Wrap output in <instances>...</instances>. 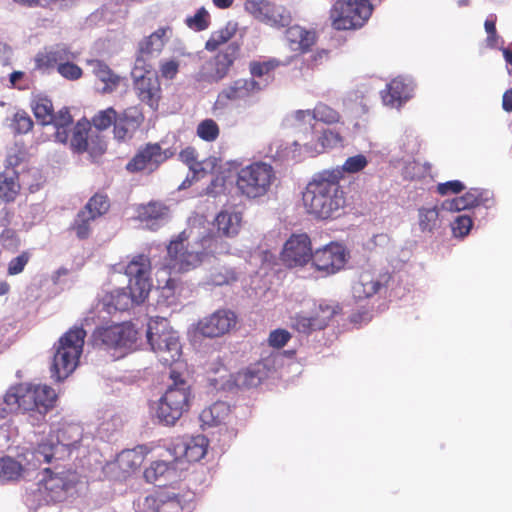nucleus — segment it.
<instances>
[{
	"label": "nucleus",
	"instance_id": "6e6d98bb",
	"mask_svg": "<svg viewBox=\"0 0 512 512\" xmlns=\"http://www.w3.org/2000/svg\"><path fill=\"white\" fill-rule=\"evenodd\" d=\"M11 126L15 133L26 134L33 129L34 123L26 111L20 110L14 114Z\"/></svg>",
	"mask_w": 512,
	"mask_h": 512
},
{
	"label": "nucleus",
	"instance_id": "4c0bfd02",
	"mask_svg": "<svg viewBox=\"0 0 512 512\" xmlns=\"http://www.w3.org/2000/svg\"><path fill=\"white\" fill-rule=\"evenodd\" d=\"M31 109L37 121L41 125H50L53 121L54 107L47 96L36 95L31 101Z\"/></svg>",
	"mask_w": 512,
	"mask_h": 512
},
{
	"label": "nucleus",
	"instance_id": "7c9ffc66",
	"mask_svg": "<svg viewBox=\"0 0 512 512\" xmlns=\"http://www.w3.org/2000/svg\"><path fill=\"white\" fill-rule=\"evenodd\" d=\"M238 25L229 21L220 29L213 31L205 42V49L209 52L217 51L222 45L228 43L237 33Z\"/></svg>",
	"mask_w": 512,
	"mask_h": 512
},
{
	"label": "nucleus",
	"instance_id": "680f3d73",
	"mask_svg": "<svg viewBox=\"0 0 512 512\" xmlns=\"http://www.w3.org/2000/svg\"><path fill=\"white\" fill-rule=\"evenodd\" d=\"M473 225V221L470 216L460 215L452 224V232L455 237H465L469 234Z\"/></svg>",
	"mask_w": 512,
	"mask_h": 512
},
{
	"label": "nucleus",
	"instance_id": "cd10ccee",
	"mask_svg": "<svg viewBox=\"0 0 512 512\" xmlns=\"http://www.w3.org/2000/svg\"><path fill=\"white\" fill-rule=\"evenodd\" d=\"M87 65L91 67L93 75L103 83L102 93L109 94L118 89L122 77L115 73L107 63L99 59H90L87 60Z\"/></svg>",
	"mask_w": 512,
	"mask_h": 512
},
{
	"label": "nucleus",
	"instance_id": "423d86ee",
	"mask_svg": "<svg viewBox=\"0 0 512 512\" xmlns=\"http://www.w3.org/2000/svg\"><path fill=\"white\" fill-rule=\"evenodd\" d=\"M173 384L168 387L160 398L157 407V417L167 425H173L188 411L190 404V387L176 371H171Z\"/></svg>",
	"mask_w": 512,
	"mask_h": 512
},
{
	"label": "nucleus",
	"instance_id": "49530a36",
	"mask_svg": "<svg viewBox=\"0 0 512 512\" xmlns=\"http://www.w3.org/2000/svg\"><path fill=\"white\" fill-rule=\"evenodd\" d=\"M144 461V456L136 449L122 451L116 459L119 468L126 473L138 469Z\"/></svg>",
	"mask_w": 512,
	"mask_h": 512
},
{
	"label": "nucleus",
	"instance_id": "2eb2a0df",
	"mask_svg": "<svg viewBox=\"0 0 512 512\" xmlns=\"http://www.w3.org/2000/svg\"><path fill=\"white\" fill-rule=\"evenodd\" d=\"M237 316L229 309H218L209 316L200 319L196 331L208 338L221 337L236 326Z\"/></svg>",
	"mask_w": 512,
	"mask_h": 512
},
{
	"label": "nucleus",
	"instance_id": "bb28decb",
	"mask_svg": "<svg viewBox=\"0 0 512 512\" xmlns=\"http://www.w3.org/2000/svg\"><path fill=\"white\" fill-rule=\"evenodd\" d=\"M488 194V191H484L478 188H471L463 196L445 201L443 203V207L446 210L458 212L479 205L487 206V202L490 200Z\"/></svg>",
	"mask_w": 512,
	"mask_h": 512
},
{
	"label": "nucleus",
	"instance_id": "f704fd0d",
	"mask_svg": "<svg viewBox=\"0 0 512 512\" xmlns=\"http://www.w3.org/2000/svg\"><path fill=\"white\" fill-rule=\"evenodd\" d=\"M293 56L288 57L286 61L282 62L277 58H268L265 60H254L249 63V72L251 74V78H262L263 76H269L272 72H274L280 66L289 65Z\"/></svg>",
	"mask_w": 512,
	"mask_h": 512
},
{
	"label": "nucleus",
	"instance_id": "58836bf2",
	"mask_svg": "<svg viewBox=\"0 0 512 512\" xmlns=\"http://www.w3.org/2000/svg\"><path fill=\"white\" fill-rule=\"evenodd\" d=\"M128 290L120 289L111 294V304L116 310L125 311L132 307L134 304H140L144 300H138V289L132 284L128 285Z\"/></svg>",
	"mask_w": 512,
	"mask_h": 512
},
{
	"label": "nucleus",
	"instance_id": "a18cd8bd",
	"mask_svg": "<svg viewBox=\"0 0 512 512\" xmlns=\"http://www.w3.org/2000/svg\"><path fill=\"white\" fill-rule=\"evenodd\" d=\"M236 280L237 275L234 269L225 265L212 267L207 278V282L215 286L229 285Z\"/></svg>",
	"mask_w": 512,
	"mask_h": 512
},
{
	"label": "nucleus",
	"instance_id": "a19ab883",
	"mask_svg": "<svg viewBox=\"0 0 512 512\" xmlns=\"http://www.w3.org/2000/svg\"><path fill=\"white\" fill-rule=\"evenodd\" d=\"M208 440L205 436L198 435L191 438L184 445V457L189 462H197L207 453Z\"/></svg>",
	"mask_w": 512,
	"mask_h": 512
},
{
	"label": "nucleus",
	"instance_id": "f3484780",
	"mask_svg": "<svg viewBox=\"0 0 512 512\" xmlns=\"http://www.w3.org/2000/svg\"><path fill=\"white\" fill-rule=\"evenodd\" d=\"M312 265L319 272L330 275L341 270L346 263V254L342 245L330 243L317 249L312 256Z\"/></svg>",
	"mask_w": 512,
	"mask_h": 512
},
{
	"label": "nucleus",
	"instance_id": "c9c22d12",
	"mask_svg": "<svg viewBox=\"0 0 512 512\" xmlns=\"http://www.w3.org/2000/svg\"><path fill=\"white\" fill-rule=\"evenodd\" d=\"M95 220L93 216L86 214V211L79 210L68 231L74 233L80 241L88 240L93 234L92 224Z\"/></svg>",
	"mask_w": 512,
	"mask_h": 512
},
{
	"label": "nucleus",
	"instance_id": "c85d7f7f",
	"mask_svg": "<svg viewBox=\"0 0 512 512\" xmlns=\"http://www.w3.org/2000/svg\"><path fill=\"white\" fill-rule=\"evenodd\" d=\"M267 376L266 365L262 362L251 364L236 374L235 382L241 388H253L261 384Z\"/></svg>",
	"mask_w": 512,
	"mask_h": 512
},
{
	"label": "nucleus",
	"instance_id": "69168bd1",
	"mask_svg": "<svg viewBox=\"0 0 512 512\" xmlns=\"http://www.w3.org/2000/svg\"><path fill=\"white\" fill-rule=\"evenodd\" d=\"M179 61L176 59L163 60L159 64L161 76L165 79H174L179 72Z\"/></svg>",
	"mask_w": 512,
	"mask_h": 512
},
{
	"label": "nucleus",
	"instance_id": "4be33fe9",
	"mask_svg": "<svg viewBox=\"0 0 512 512\" xmlns=\"http://www.w3.org/2000/svg\"><path fill=\"white\" fill-rule=\"evenodd\" d=\"M284 38L288 47L298 53L306 54L318 41V34L314 29H306L300 25H292L285 30Z\"/></svg>",
	"mask_w": 512,
	"mask_h": 512
},
{
	"label": "nucleus",
	"instance_id": "864d4df0",
	"mask_svg": "<svg viewBox=\"0 0 512 512\" xmlns=\"http://www.w3.org/2000/svg\"><path fill=\"white\" fill-rule=\"evenodd\" d=\"M185 23L190 29H192L194 31H197V32L204 31L211 24L210 14L204 7H201L197 10L195 15L188 16L185 19Z\"/></svg>",
	"mask_w": 512,
	"mask_h": 512
},
{
	"label": "nucleus",
	"instance_id": "ea45409f",
	"mask_svg": "<svg viewBox=\"0 0 512 512\" xmlns=\"http://www.w3.org/2000/svg\"><path fill=\"white\" fill-rule=\"evenodd\" d=\"M61 449L58 442H54L53 436L47 437L45 440L38 443L33 452L34 459L39 463H51L56 458L59 450Z\"/></svg>",
	"mask_w": 512,
	"mask_h": 512
},
{
	"label": "nucleus",
	"instance_id": "5701e85b",
	"mask_svg": "<svg viewBox=\"0 0 512 512\" xmlns=\"http://www.w3.org/2000/svg\"><path fill=\"white\" fill-rule=\"evenodd\" d=\"M388 274L376 275L371 271H364L352 287L353 296L358 300L370 298L377 294L389 280Z\"/></svg>",
	"mask_w": 512,
	"mask_h": 512
},
{
	"label": "nucleus",
	"instance_id": "f8f14e48",
	"mask_svg": "<svg viewBox=\"0 0 512 512\" xmlns=\"http://www.w3.org/2000/svg\"><path fill=\"white\" fill-rule=\"evenodd\" d=\"M143 74H133V90L138 100L153 111H157L162 99V88L159 77L151 73V65L139 66Z\"/></svg>",
	"mask_w": 512,
	"mask_h": 512
},
{
	"label": "nucleus",
	"instance_id": "e2e57ef3",
	"mask_svg": "<svg viewBox=\"0 0 512 512\" xmlns=\"http://www.w3.org/2000/svg\"><path fill=\"white\" fill-rule=\"evenodd\" d=\"M291 339V334L285 329H276L270 332L268 343L271 347L280 349Z\"/></svg>",
	"mask_w": 512,
	"mask_h": 512
},
{
	"label": "nucleus",
	"instance_id": "c03bdc74",
	"mask_svg": "<svg viewBox=\"0 0 512 512\" xmlns=\"http://www.w3.org/2000/svg\"><path fill=\"white\" fill-rule=\"evenodd\" d=\"M109 208L110 200L108 196L103 193H96L88 200L81 210L86 211V214L93 216L94 219H98L106 214Z\"/></svg>",
	"mask_w": 512,
	"mask_h": 512
},
{
	"label": "nucleus",
	"instance_id": "e433bc0d",
	"mask_svg": "<svg viewBox=\"0 0 512 512\" xmlns=\"http://www.w3.org/2000/svg\"><path fill=\"white\" fill-rule=\"evenodd\" d=\"M82 428L77 424H67L57 430L56 441L61 448H76L82 440Z\"/></svg>",
	"mask_w": 512,
	"mask_h": 512
},
{
	"label": "nucleus",
	"instance_id": "9d476101",
	"mask_svg": "<svg viewBox=\"0 0 512 512\" xmlns=\"http://www.w3.org/2000/svg\"><path fill=\"white\" fill-rule=\"evenodd\" d=\"M174 154L171 148L163 149L159 143L149 142L138 148L125 168L130 173H153Z\"/></svg>",
	"mask_w": 512,
	"mask_h": 512
},
{
	"label": "nucleus",
	"instance_id": "f257e3e1",
	"mask_svg": "<svg viewBox=\"0 0 512 512\" xmlns=\"http://www.w3.org/2000/svg\"><path fill=\"white\" fill-rule=\"evenodd\" d=\"M342 178L339 169L324 170L308 182L302 195L307 214L318 220H335L344 215L347 198L340 184Z\"/></svg>",
	"mask_w": 512,
	"mask_h": 512
},
{
	"label": "nucleus",
	"instance_id": "ddd939ff",
	"mask_svg": "<svg viewBox=\"0 0 512 512\" xmlns=\"http://www.w3.org/2000/svg\"><path fill=\"white\" fill-rule=\"evenodd\" d=\"M311 240L307 234H293L285 242L280 260L288 268L303 267L312 260Z\"/></svg>",
	"mask_w": 512,
	"mask_h": 512
},
{
	"label": "nucleus",
	"instance_id": "20e7f679",
	"mask_svg": "<svg viewBox=\"0 0 512 512\" xmlns=\"http://www.w3.org/2000/svg\"><path fill=\"white\" fill-rule=\"evenodd\" d=\"M92 339L95 345L112 352L119 359L136 350L138 332L133 324L124 322L97 327Z\"/></svg>",
	"mask_w": 512,
	"mask_h": 512
},
{
	"label": "nucleus",
	"instance_id": "b1692460",
	"mask_svg": "<svg viewBox=\"0 0 512 512\" xmlns=\"http://www.w3.org/2000/svg\"><path fill=\"white\" fill-rule=\"evenodd\" d=\"M170 209L162 201L151 200L136 208L137 219L150 229L158 228L169 216Z\"/></svg>",
	"mask_w": 512,
	"mask_h": 512
},
{
	"label": "nucleus",
	"instance_id": "6ab92c4d",
	"mask_svg": "<svg viewBox=\"0 0 512 512\" xmlns=\"http://www.w3.org/2000/svg\"><path fill=\"white\" fill-rule=\"evenodd\" d=\"M144 114L137 106L124 109L117 115L113 128L114 138L118 142L130 141L144 122Z\"/></svg>",
	"mask_w": 512,
	"mask_h": 512
},
{
	"label": "nucleus",
	"instance_id": "a878e982",
	"mask_svg": "<svg viewBox=\"0 0 512 512\" xmlns=\"http://www.w3.org/2000/svg\"><path fill=\"white\" fill-rule=\"evenodd\" d=\"M319 309L323 313L327 312V315L321 317L319 312H316L311 316L298 313L291 317V327L299 333L303 334H309L314 330L324 329L327 326L329 319L334 315L335 311L330 309L329 306H326L324 309L322 305H320Z\"/></svg>",
	"mask_w": 512,
	"mask_h": 512
},
{
	"label": "nucleus",
	"instance_id": "13d9d810",
	"mask_svg": "<svg viewBox=\"0 0 512 512\" xmlns=\"http://www.w3.org/2000/svg\"><path fill=\"white\" fill-rule=\"evenodd\" d=\"M169 471V464L165 461H155L144 471V477L147 482L155 483L159 477Z\"/></svg>",
	"mask_w": 512,
	"mask_h": 512
},
{
	"label": "nucleus",
	"instance_id": "39448f33",
	"mask_svg": "<svg viewBox=\"0 0 512 512\" xmlns=\"http://www.w3.org/2000/svg\"><path fill=\"white\" fill-rule=\"evenodd\" d=\"M147 340L163 365L171 366L180 359L182 347L179 336L169 327L167 319H155L148 323Z\"/></svg>",
	"mask_w": 512,
	"mask_h": 512
},
{
	"label": "nucleus",
	"instance_id": "603ef678",
	"mask_svg": "<svg viewBox=\"0 0 512 512\" xmlns=\"http://www.w3.org/2000/svg\"><path fill=\"white\" fill-rule=\"evenodd\" d=\"M22 466L12 458L0 459V481L15 480L21 475Z\"/></svg>",
	"mask_w": 512,
	"mask_h": 512
},
{
	"label": "nucleus",
	"instance_id": "6e6552de",
	"mask_svg": "<svg viewBox=\"0 0 512 512\" xmlns=\"http://www.w3.org/2000/svg\"><path fill=\"white\" fill-rule=\"evenodd\" d=\"M369 0H336L329 11L331 26L337 31L359 29L372 15Z\"/></svg>",
	"mask_w": 512,
	"mask_h": 512
},
{
	"label": "nucleus",
	"instance_id": "aec40b11",
	"mask_svg": "<svg viewBox=\"0 0 512 512\" xmlns=\"http://www.w3.org/2000/svg\"><path fill=\"white\" fill-rule=\"evenodd\" d=\"M261 86L253 78H239L226 85L217 96V103L227 105L230 102L243 101L261 91Z\"/></svg>",
	"mask_w": 512,
	"mask_h": 512
},
{
	"label": "nucleus",
	"instance_id": "052dcab7",
	"mask_svg": "<svg viewBox=\"0 0 512 512\" xmlns=\"http://www.w3.org/2000/svg\"><path fill=\"white\" fill-rule=\"evenodd\" d=\"M368 165V160L363 154L348 157L342 166V173H357L362 171Z\"/></svg>",
	"mask_w": 512,
	"mask_h": 512
},
{
	"label": "nucleus",
	"instance_id": "a211bd4d",
	"mask_svg": "<svg viewBox=\"0 0 512 512\" xmlns=\"http://www.w3.org/2000/svg\"><path fill=\"white\" fill-rule=\"evenodd\" d=\"M151 262L148 256L139 254L126 266L125 274L129 277V284L138 289V300H145L150 291Z\"/></svg>",
	"mask_w": 512,
	"mask_h": 512
},
{
	"label": "nucleus",
	"instance_id": "c756f323",
	"mask_svg": "<svg viewBox=\"0 0 512 512\" xmlns=\"http://www.w3.org/2000/svg\"><path fill=\"white\" fill-rule=\"evenodd\" d=\"M409 87L400 78L391 80L382 92V99L386 105L395 106L400 105L403 101L409 98Z\"/></svg>",
	"mask_w": 512,
	"mask_h": 512
},
{
	"label": "nucleus",
	"instance_id": "5fc2aeb1",
	"mask_svg": "<svg viewBox=\"0 0 512 512\" xmlns=\"http://www.w3.org/2000/svg\"><path fill=\"white\" fill-rule=\"evenodd\" d=\"M196 133L202 140L213 142L218 138L220 128L213 119H205L198 124Z\"/></svg>",
	"mask_w": 512,
	"mask_h": 512
},
{
	"label": "nucleus",
	"instance_id": "dca6fc26",
	"mask_svg": "<svg viewBox=\"0 0 512 512\" xmlns=\"http://www.w3.org/2000/svg\"><path fill=\"white\" fill-rule=\"evenodd\" d=\"M44 472L43 486L47 497L53 502L64 500L68 491L73 489L78 481L75 471L62 470L54 472L51 468H46Z\"/></svg>",
	"mask_w": 512,
	"mask_h": 512
},
{
	"label": "nucleus",
	"instance_id": "0e129e2a",
	"mask_svg": "<svg viewBox=\"0 0 512 512\" xmlns=\"http://www.w3.org/2000/svg\"><path fill=\"white\" fill-rule=\"evenodd\" d=\"M313 109L312 110H297L293 114L294 127L297 129H302L306 125H310L312 129L315 128V125L312 124L314 120Z\"/></svg>",
	"mask_w": 512,
	"mask_h": 512
},
{
	"label": "nucleus",
	"instance_id": "79ce46f5",
	"mask_svg": "<svg viewBox=\"0 0 512 512\" xmlns=\"http://www.w3.org/2000/svg\"><path fill=\"white\" fill-rule=\"evenodd\" d=\"M170 501L179 503V498L175 494L170 496L163 492H156L155 494L146 496L144 500L138 504L136 512H159L160 506Z\"/></svg>",
	"mask_w": 512,
	"mask_h": 512
},
{
	"label": "nucleus",
	"instance_id": "f03ea898",
	"mask_svg": "<svg viewBox=\"0 0 512 512\" xmlns=\"http://www.w3.org/2000/svg\"><path fill=\"white\" fill-rule=\"evenodd\" d=\"M191 231L185 229L173 237L167 245L165 265L171 273L192 271L208 258L218 253V238L207 234L190 242Z\"/></svg>",
	"mask_w": 512,
	"mask_h": 512
},
{
	"label": "nucleus",
	"instance_id": "412c9836",
	"mask_svg": "<svg viewBox=\"0 0 512 512\" xmlns=\"http://www.w3.org/2000/svg\"><path fill=\"white\" fill-rule=\"evenodd\" d=\"M243 213L235 206H230L220 210L214 221L213 225L216 228V237L218 238V245L221 244V237L233 238L237 236L242 228Z\"/></svg>",
	"mask_w": 512,
	"mask_h": 512
},
{
	"label": "nucleus",
	"instance_id": "bf43d9fd",
	"mask_svg": "<svg viewBox=\"0 0 512 512\" xmlns=\"http://www.w3.org/2000/svg\"><path fill=\"white\" fill-rule=\"evenodd\" d=\"M330 58V50L317 49L308 58L305 59L304 65L307 69L315 70L328 62Z\"/></svg>",
	"mask_w": 512,
	"mask_h": 512
},
{
	"label": "nucleus",
	"instance_id": "09e8293b",
	"mask_svg": "<svg viewBox=\"0 0 512 512\" xmlns=\"http://www.w3.org/2000/svg\"><path fill=\"white\" fill-rule=\"evenodd\" d=\"M117 111L113 107H108L98 111L91 119L90 125H93L99 131H105L117 121Z\"/></svg>",
	"mask_w": 512,
	"mask_h": 512
},
{
	"label": "nucleus",
	"instance_id": "774afa93",
	"mask_svg": "<svg viewBox=\"0 0 512 512\" xmlns=\"http://www.w3.org/2000/svg\"><path fill=\"white\" fill-rule=\"evenodd\" d=\"M52 118L53 121L50 125H53L54 127L70 128L73 123L72 116L67 107H63L57 113L54 112Z\"/></svg>",
	"mask_w": 512,
	"mask_h": 512
},
{
	"label": "nucleus",
	"instance_id": "7ed1b4c3",
	"mask_svg": "<svg viewBox=\"0 0 512 512\" xmlns=\"http://www.w3.org/2000/svg\"><path fill=\"white\" fill-rule=\"evenodd\" d=\"M86 330L81 326L68 329L54 344L55 350L51 367L52 377L57 381L66 379L78 366L83 353Z\"/></svg>",
	"mask_w": 512,
	"mask_h": 512
},
{
	"label": "nucleus",
	"instance_id": "37998d69",
	"mask_svg": "<svg viewBox=\"0 0 512 512\" xmlns=\"http://www.w3.org/2000/svg\"><path fill=\"white\" fill-rule=\"evenodd\" d=\"M164 47V40H156L153 36L149 35L139 42L138 53L136 58L135 70L139 69V66L147 65L145 63V56L152 55L154 53H160Z\"/></svg>",
	"mask_w": 512,
	"mask_h": 512
},
{
	"label": "nucleus",
	"instance_id": "de8ad7c7",
	"mask_svg": "<svg viewBox=\"0 0 512 512\" xmlns=\"http://www.w3.org/2000/svg\"><path fill=\"white\" fill-rule=\"evenodd\" d=\"M89 122L81 123L78 122L74 128L71 137V147L78 153L89 150L93 153V149L90 147L88 142Z\"/></svg>",
	"mask_w": 512,
	"mask_h": 512
},
{
	"label": "nucleus",
	"instance_id": "393cba45",
	"mask_svg": "<svg viewBox=\"0 0 512 512\" xmlns=\"http://www.w3.org/2000/svg\"><path fill=\"white\" fill-rule=\"evenodd\" d=\"M7 162V168L0 173V204L15 201L21 188L18 173L10 168V166L17 165L16 156L8 157Z\"/></svg>",
	"mask_w": 512,
	"mask_h": 512
},
{
	"label": "nucleus",
	"instance_id": "4468645a",
	"mask_svg": "<svg viewBox=\"0 0 512 512\" xmlns=\"http://www.w3.org/2000/svg\"><path fill=\"white\" fill-rule=\"evenodd\" d=\"M77 58L78 53L74 52L67 44L58 43L46 46L36 53L33 59L34 69L42 73L50 74L56 71L63 62Z\"/></svg>",
	"mask_w": 512,
	"mask_h": 512
},
{
	"label": "nucleus",
	"instance_id": "9b49d317",
	"mask_svg": "<svg viewBox=\"0 0 512 512\" xmlns=\"http://www.w3.org/2000/svg\"><path fill=\"white\" fill-rule=\"evenodd\" d=\"M36 407L34 385L20 383L10 387L0 403V418L11 413L34 412Z\"/></svg>",
	"mask_w": 512,
	"mask_h": 512
},
{
	"label": "nucleus",
	"instance_id": "1a4fd4ad",
	"mask_svg": "<svg viewBox=\"0 0 512 512\" xmlns=\"http://www.w3.org/2000/svg\"><path fill=\"white\" fill-rule=\"evenodd\" d=\"M241 52L240 43L230 42L223 50L207 60L197 73V80L207 83H217L228 76Z\"/></svg>",
	"mask_w": 512,
	"mask_h": 512
},
{
	"label": "nucleus",
	"instance_id": "338daca9",
	"mask_svg": "<svg viewBox=\"0 0 512 512\" xmlns=\"http://www.w3.org/2000/svg\"><path fill=\"white\" fill-rule=\"evenodd\" d=\"M30 259V253L27 251L22 252L17 257L13 258L8 264V274L17 275L21 273Z\"/></svg>",
	"mask_w": 512,
	"mask_h": 512
},
{
	"label": "nucleus",
	"instance_id": "0eeeda50",
	"mask_svg": "<svg viewBox=\"0 0 512 512\" xmlns=\"http://www.w3.org/2000/svg\"><path fill=\"white\" fill-rule=\"evenodd\" d=\"M275 180L276 174L272 165L258 161L237 172L236 187L241 195L255 199L266 195Z\"/></svg>",
	"mask_w": 512,
	"mask_h": 512
},
{
	"label": "nucleus",
	"instance_id": "4d7b16f0",
	"mask_svg": "<svg viewBox=\"0 0 512 512\" xmlns=\"http://www.w3.org/2000/svg\"><path fill=\"white\" fill-rule=\"evenodd\" d=\"M77 59H69L56 70L57 73L66 80L76 81L83 76V70L75 61Z\"/></svg>",
	"mask_w": 512,
	"mask_h": 512
},
{
	"label": "nucleus",
	"instance_id": "72a5a7b5",
	"mask_svg": "<svg viewBox=\"0 0 512 512\" xmlns=\"http://www.w3.org/2000/svg\"><path fill=\"white\" fill-rule=\"evenodd\" d=\"M34 394L36 402L34 412L45 416L55 406L57 394L48 385H34Z\"/></svg>",
	"mask_w": 512,
	"mask_h": 512
},
{
	"label": "nucleus",
	"instance_id": "8fccbe9b",
	"mask_svg": "<svg viewBox=\"0 0 512 512\" xmlns=\"http://www.w3.org/2000/svg\"><path fill=\"white\" fill-rule=\"evenodd\" d=\"M418 216L419 227L422 232H432L436 228L439 218V212L437 207H422L418 210Z\"/></svg>",
	"mask_w": 512,
	"mask_h": 512
},
{
	"label": "nucleus",
	"instance_id": "3c124183",
	"mask_svg": "<svg viewBox=\"0 0 512 512\" xmlns=\"http://www.w3.org/2000/svg\"><path fill=\"white\" fill-rule=\"evenodd\" d=\"M314 120L323 122L327 125L338 123L341 119L340 113L334 108L324 103H318L314 109Z\"/></svg>",
	"mask_w": 512,
	"mask_h": 512
},
{
	"label": "nucleus",
	"instance_id": "2f4dec72",
	"mask_svg": "<svg viewBox=\"0 0 512 512\" xmlns=\"http://www.w3.org/2000/svg\"><path fill=\"white\" fill-rule=\"evenodd\" d=\"M229 414V404L224 401H216L201 412L200 418L205 425L212 427L224 423Z\"/></svg>",
	"mask_w": 512,
	"mask_h": 512
},
{
	"label": "nucleus",
	"instance_id": "473e14b6",
	"mask_svg": "<svg viewBox=\"0 0 512 512\" xmlns=\"http://www.w3.org/2000/svg\"><path fill=\"white\" fill-rule=\"evenodd\" d=\"M307 150L320 154L328 149H333L343 145V137L340 132L332 129H323L317 136V143L315 146H309L308 143L304 144Z\"/></svg>",
	"mask_w": 512,
	"mask_h": 512
}]
</instances>
